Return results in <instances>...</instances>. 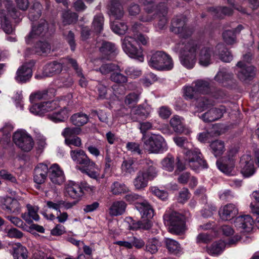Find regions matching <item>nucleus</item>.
Listing matches in <instances>:
<instances>
[{"label": "nucleus", "mask_w": 259, "mask_h": 259, "mask_svg": "<svg viewBox=\"0 0 259 259\" xmlns=\"http://www.w3.org/2000/svg\"><path fill=\"white\" fill-rule=\"evenodd\" d=\"M252 60L250 53L243 56L242 60L238 62L236 65L237 75L242 81L250 80L255 75V67L249 64Z\"/></svg>", "instance_id": "nucleus-7"}, {"label": "nucleus", "mask_w": 259, "mask_h": 259, "mask_svg": "<svg viewBox=\"0 0 259 259\" xmlns=\"http://www.w3.org/2000/svg\"><path fill=\"white\" fill-rule=\"evenodd\" d=\"M185 162L193 170H197L200 167H207L206 161L202 158V154L199 149L194 148L185 152Z\"/></svg>", "instance_id": "nucleus-9"}, {"label": "nucleus", "mask_w": 259, "mask_h": 259, "mask_svg": "<svg viewBox=\"0 0 259 259\" xmlns=\"http://www.w3.org/2000/svg\"><path fill=\"white\" fill-rule=\"evenodd\" d=\"M253 220L249 215H245L237 217L235 221L236 227L244 232H250L253 226Z\"/></svg>", "instance_id": "nucleus-19"}, {"label": "nucleus", "mask_w": 259, "mask_h": 259, "mask_svg": "<svg viewBox=\"0 0 259 259\" xmlns=\"http://www.w3.org/2000/svg\"><path fill=\"white\" fill-rule=\"evenodd\" d=\"M81 132V128L77 127H66L62 132V135L65 138H70L74 135H79Z\"/></svg>", "instance_id": "nucleus-57"}, {"label": "nucleus", "mask_w": 259, "mask_h": 259, "mask_svg": "<svg viewBox=\"0 0 259 259\" xmlns=\"http://www.w3.org/2000/svg\"><path fill=\"white\" fill-rule=\"evenodd\" d=\"M160 246V243L157 239L155 238H151L148 241L146 245L145 250L151 254H154L157 252Z\"/></svg>", "instance_id": "nucleus-48"}, {"label": "nucleus", "mask_w": 259, "mask_h": 259, "mask_svg": "<svg viewBox=\"0 0 259 259\" xmlns=\"http://www.w3.org/2000/svg\"><path fill=\"white\" fill-rule=\"evenodd\" d=\"M73 83L71 76L68 74H62L55 81V83L58 88L69 87Z\"/></svg>", "instance_id": "nucleus-44"}, {"label": "nucleus", "mask_w": 259, "mask_h": 259, "mask_svg": "<svg viewBox=\"0 0 259 259\" xmlns=\"http://www.w3.org/2000/svg\"><path fill=\"white\" fill-rule=\"evenodd\" d=\"M70 154L72 160L77 164L83 165L85 167L91 168H94L96 167L95 163L91 160L83 150H71Z\"/></svg>", "instance_id": "nucleus-14"}, {"label": "nucleus", "mask_w": 259, "mask_h": 259, "mask_svg": "<svg viewBox=\"0 0 259 259\" xmlns=\"http://www.w3.org/2000/svg\"><path fill=\"white\" fill-rule=\"evenodd\" d=\"M104 17L102 14L96 15L92 23V28L97 33H100L103 30Z\"/></svg>", "instance_id": "nucleus-50"}, {"label": "nucleus", "mask_w": 259, "mask_h": 259, "mask_svg": "<svg viewBox=\"0 0 259 259\" xmlns=\"http://www.w3.org/2000/svg\"><path fill=\"white\" fill-rule=\"evenodd\" d=\"M148 181L146 176H144V172L139 171L134 180V186L137 190H144L148 186Z\"/></svg>", "instance_id": "nucleus-36"}, {"label": "nucleus", "mask_w": 259, "mask_h": 259, "mask_svg": "<svg viewBox=\"0 0 259 259\" xmlns=\"http://www.w3.org/2000/svg\"><path fill=\"white\" fill-rule=\"evenodd\" d=\"M171 30L180 36L185 37L191 35L192 32L186 26V18L179 16L173 19L171 22Z\"/></svg>", "instance_id": "nucleus-13"}, {"label": "nucleus", "mask_w": 259, "mask_h": 259, "mask_svg": "<svg viewBox=\"0 0 259 259\" xmlns=\"http://www.w3.org/2000/svg\"><path fill=\"white\" fill-rule=\"evenodd\" d=\"M50 45L47 42L39 41L35 47V52L38 54H44L50 52Z\"/></svg>", "instance_id": "nucleus-58"}, {"label": "nucleus", "mask_w": 259, "mask_h": 259, "mask_svg": "<svg viewBox=\"0 0 259 259\" xmlns=\"http://www.w3.org/2000/svg\"><path fill=\"white\" fill-rule=\"evenodd\" d=\"M226 244L222 240L214 242L207 248V252L212 255H218L224 250Z\"/></svg>", "instance_id": "nucleus-42"}, {"label": "nucleus", "mask_w": 259, "mask_h": 259, "mask_svg": "<svg viewBox=\"0 0 259 259\" xmlns=\"http://www.w3.org/2000/svg\"><path fill=\"white\" fill-rule=\"evenodd\" d=\"M226 112V107L221 105L217 108H212L202 114L200 118L206 122H213L221 119Z\"/></svg>", "instance_id": "nucleus-15"}, {"label": "nucleus", "mask_w": 259, "mask_h": 259, "mask_svg": "<svg viewBox=\"0 0 259 259\" xmlns=\"http://www.w3.org/2000/svg\"><path fill=\"white\" fill-rule=\"evenodd\" d=\"M211 152L215 157L221 156L225 151V143L221 140H215L210 144Z\"/></svg>", "instance_id": "nucleus-37"}, {"label": "nucleus", "mask_w": 259, "mask_h": 259, "mask_svg": "<svg viewBox=\"0 0 259 259\" xmlns=\"http://www.w3.org/2000/svg\"><path fill=\"white\" fill-rule=\"evenodd\" d=\"M121 168L122 172L125 174L133 173L136 169L134 166V161L131 159L124 160L122 162Z\"/></svg>", "instance_id": "nucleus-54"}, {"label": "nucleus", "mask_w": 259, "mask_h": 259, "mask_svg": "<svg viewBox=\"0 0 259 259\" xmlns=\"http://www.w3.org/2000/svg\"><path fill=\"white\" fill-rule=\"evenodd\" d=\"M163 220L170 233L179 235L185 231V217L181 214L176 211H166L163 215Z\"/></svg>", "instance_id": "nucleus-6"}, {"label": "nucleus", "mask_w": 259, "mask_h": 259, "mask_svg": "<svg viewBox=\"0 0 259 259\" xmlns=\"http://www.w3.org/2000/svg\"><path fill=\"white\" fill-rule=\"evenodd\" d=\"M7 202L9 205L6 206V208L10 212H14L19 210L20 206L17 199L9 198L7 199Z\"/></svg>", "instance_id": "nucleus-59"}, {"label": "nucleus", "mask_w": 259, "mask_h": 259, "mask_svg": "<svg viewBox=\"0 0 259 259\" xmlns=\"http://www.w3.org/2000/svg\"><path fill=\"white\" fill-rule=\"evenodd\" d=\"M48 30V24L45 20L40 19L38 23L32 25L31 31L25 37V41L27 44H30L39 37L44 36Z\"/></svg>", "instance_id": "nucleus-10"}, {"label": "nucleus", "mask_w": 259, "mask_h": 259, "mask_svg": "<svg viewBox=\"0 0 259 259\" xmlns=\"http://www.w3.org/2000/svg\"><path fill=\"white\" fill-rule=\"evenodd\" d=\"M217 165L218 168L225 175L228 176H233L235 175V160L231 159L229 161L223 158L222 160L217 161Z\"/></svg>", "instance_id": "nucleus-26"}, {"label": "nucleus", "mask_w": 259, "mask_h": 259, "mask_svg": "<svg viewBox=\"0 0 259 259\" xmlns=\"http://www.w3.org/2000/svg\"><path fill=\"white\" fill-rule=\"evenodd\" d=\"M167 13V9L164 4H162L156 7L155 13L158 19V22L156 25L157 28L163 29L166 26L167 22L166 17Z\"/></svg>", "instance_id": "nucleus-28"}, {"label": "nucleus", "mask_w": 259, "mask_h": 259, "mask_svg": "<svg viewBox=\"0 0 259 259\" xmlns=\"http://www.w3.org/2000/svg\"><path fill=\"white\" fill-rule=\"evenodd\" d=\"M217 49L221 50V53L219 54L220 59L225 62H230L233 59V56L231 52L225 48L224 45L219 44L217 45Z\"/></svg>", "instance_id": "nucleus-51"}, {"label": "nucleus", "mask_w": 259, "mask_h": 259, "mask_svg": "<svg viewBox=\"0 0 259 259\" xmlns=\"http://www.w3.org/2000/svg\"><path fill=\"white\" fill-rule=\"evenodd\" d=\"M177 49L181 64L188 69L194 67L197 55L199 64L203 66L210 64L214 56L213 48L209 45L200 44L193 40L179 44Z\"/></svg>", "instance_id": "nucleus-1"}, {"label": "nucleus", "mask_w": 259, "mask_h": 259, "mask_svg": "<svg viewBox=\"0 0 259 259\" xmlns=\"http://www.w3.org/2000/svg\"><path fill=\"white\" fill-rule=\"evenodd\" d=\"M112 81L119 84H122L127 82V77L120 72H113L110 76Z\"/></svg>", "instance_id": "nucleus-60"}, {"label": "nucleus", "mask_w": 259, "mask_h": 259, "mask_svg": "<svg viewBox=\"0 0 259 259\" xmlns=\"http://www.w3.org/2000/svg\"><path fill=\"white\" fill-rule=\"evenodd\" d=\"M111 192L113 195H118L130 191L129 188L123 183L114 182L111 186Z\"/></svg>", "instance_id": "nucleus-45"}, {"label": "nucleus", "mask_w": 259, "mask_h": 259, "mask_svg": "<svg viewBox=\"0 0 259 259\" xmlns=\"http://www.w3.org/2000/svg\"><path fill=\"white\" fill-rule=\"evenodd\" d=\"M70 120L74 125L80 126L88 122L89 117L84 113H77L72 115L70 117Z\"/></svg>", "instance_id": "nucleus-46"}, {"label": "nucleus", "mask_w": 259, "mask_h": 259, "mask_svg": "<svg viewBox=\"0 0 259 259\" xmlns=\"http://www.w3.org/2000/svg\"><path fill=\"white\" fill-rule=\"evenodd\" d=\"M243 27L241 25H239L233 30H228L224 31L223 33V37L224 41L227 45H233L236 42V35L239 33Z\"/></svg>", "instance_id": "nucleus-30"}, {"label": "nucleus", "mask_w": 259, "mask_h": 259, "mask_svg": "<svg viewBox=\"0 0 259 259\" xmlns=\"http://www.w3.org/2000/svg\"><path fill=\"white\" fill-rule=\"evenodd\" d=\"M144 198L139 195L135 193H130L125 196L124 199L130 203H134L135 206L138 202H140Z\"/></svg>", "instance_id": "nucleus-64"}, {"label": "nucleus", "mask_w": 259, "mask_h": 259, "mask_svg": "<svg viewBox=\"0 0 259 259\" xmlns=\"http://www.w3.org/2000/svg\"><path fill=\"white\" fill-rule=\"evenodd\" d=\"M241 172L245 178H249L255 172L253 158L250 153H246L241 157L239 161Z\"/></svg>", "instance_id": "nucleus-12"}, {"label": "nucleus", "mask_w": 259, "mask_h": 259, "mask_svg": "<svg viewBox=\"0 0 259 259\" xmlns=\"http://www.w3.org/2000/svg\"><path fill=\"white\" fill-rule=\"evenodd\" d=\"M41 10L42 6L41 4L38 2H35L29 12V19L31 21L36 20L41 15Z\"/></svg>", "instance_id": "nucleus-47"}, {"label": "nucleus", "mask_w": 259, "mask_h": 259, "mask_svg": "<svg viewBox=\"0 0 259 259\" xmlns=\"http://www.w3.org/2000/svg\"><path fill=\"white\" fill-rule=\"evenodd\" d=\"M164 242L168 252L170 253L177 255L182 251L181 245L176 240L165 238L164 239Z\"/></svg>", "instance_id": "nucleus-35"}, {"label": "nucleus", "mask_w": 259, "mask_h": 259, "mask_svg": "<svg viewBox=\"0 0 259 259\" xmlns=\"http://www.w3.org/2000/svg\"><path fill=\"white\" fill-rule=\"evenodd\" d=\"M169 123L174 131L178 133H182L184 131V119L178 116H174L170 120Z\"/></svg>", "instance_id": "nucleus-41"}, {"label": "nucleus", "mask_w": 259, "mask_h": 259, "mask_svg": "<svg viewBox=\"0 0 259 259\" xmlns=\"http://www.w3.org/2000/svg\"><path fill=\"white\" fill-rule=\"evenodd\" d=\"M49 98L48 93L46 91L37 92L31 94L30 96V100L31 102L36 100H46Z\"/></svg>", "instance_id": "nucleus-61"}, {"label": "nucleus", "mask_w": 259, "mask_h": 259, "mask_svg": "<svg viewBox=\"0 0 259 259\" xmlns=\"http://www.w3.org/2000/svg\"><path fill=\"white\" fill-rule=\"evenodd\" d=\"M124 14L120 0H112L109 6V15L110 20L119 19Z\"/></svg>", "instance_id": "nucleus-22"}, {"label": "nucleus", "mask_w": 259, "mask_h": 259, "mask_svg": "<svg viewBox=\"0 0 259 259\" xmlns=\"http://www.w3.org/2000/svg\"><path fill=\"white\" fill-rule=\"evenodd\" d=\"M65 189L68 195L73 199H78L83 194L82 190L80 185L72 181L67 182Z\"/></svg>", "instance_id": "nucleus-27"}, {"label": "nucleus", "mask_w": 259, "mask_h": 259, "mask_svg": "<svg viewBox=\"0 0 259 259\" xmlns=\"http://www.w3.org/2000/svg\"><path fill=\"white\" fill-rule=\"evenodd\" d=\"M50 169V178L51 182L56 185H62L65 181V176L59 166L57 164H54Z\"/></svg>", "instance_id": "nucleus-24"}, {"label": "nucleus", "mask_w": 259, "mask_h": 259, "mask_svg": "<svg viewBox=\"0 0 259 259\" xmlns=\"http://www.w3.org/2000/svg\"><path fill=\"white\" fill-rule=\"evenodd\" d=\"M126 204L123 201H114L109 208V214L111 216L122 214L125 211Z\"/></svg>", "instance_id": "nucleus-34"}, {"label": "nucleus", "mask_w": 259, "mask_h": 259, "mask_svg": "<svg viewBox=\"0 0 259 259\" xmlns=\"http://www.w3.org/2000/svg\"><path fill=\"white\" fill-rule=\"evenodd\" d=\"M145 163L147 165V167H145V170L141 171L144 172V176L148 180H152L157 175L156 168L153 162L150 160L146 159Z\"/></svg>", "instance_id": "nucleus-40"}, {"label": "nucleus", "mask_w": 259, "mask_h": 259, "mask_svg": "<svg viewBox=\"0 0 259 259\" xmlns=\"http://www.w3.org/2000/svg\"><path fill=\"white\" fill-rule=\"evenodd\" d=\"M214 104V101L209 100L205 97L200 98L197 100L196 107L198 110L202 111L209 106L213 105Z\"/></svg>", "instance_id": "nucleus-52"}, {"label": "nucleus", "mask_w": 259, "mask_h": 259, "mask_svg": "<svg viewBox=\"0 0 259 259\" xmlns=\"http://www.w3.org/2000/svg\"><path fill=\"white\" fill-rule=\"evenodd\" d=\"M151 227V223L149 220L141 221H133L130 225L129 227L131 230H136L139 229L144 230L149 229Z\"/></svg>", "instance_id": "nucleus-53"}, {"label": "nucleus", "mask_w": 259, "mask_h": 259, "mask_svg": "<svg viewBox=\"0 0 259 259\" xmlns=\"http://www.w3.org/2000/svg\"><path fill=\"white\" fill-rule=\"evenodd\" d=\"M139 99V95L137 94L132 93L125 97L124 103L126 105L131 107L137 103Z\"/></svg>", "instance_id": "nucleus-63"}, {"label": "nucleus", "mask_w": 259, "mask_h": 259, "mask_svg": "<svg viewBox=\"0 0 259 259\" xmlns=\"http://www.w3.org/2000/svg\"><path fill=\"white\" fill-rule=\"evenodd\" d=\"M63 63L64 62H58L54 61L46 64L43 68L42 76L51 77L60 73L62 70Z\"/></svg>", "instance_id": "nucleus-25"}, {"label": "nucleus", "mask_w": 259, "mask_h": 259, "mask_svg": "<svg viewBox=\"0 0 259 259\" xmlns=\"http://www.w3.org/2000/svg\"><path fill=\"white\" fill-rule=\"evenodd\" d=\"M197 94H208L209 93V83L204 80L198 79L193 82Z\"/></svg>", "instance_id": "nucleus-39"}, {"label": "nucleus", "mask_w": 259, "mask_h": 259, "mask_svg": "<svg viewBox=\"0 0 259 259\" xmlns=\"http://www.w3.org/2000/svg\"><path fill=\"white\" fill-rule=\"evenodd\" d=\"M149 66L158 70H169L174 64L171 58L162 51L151 52L148 57Z\"/></svg>", "instance_id": "nucleus-5"}, {"label": "nucleus", "mask_w": 259, "mask_h": 259, "mask_svg": "<svg viewBox=\"0 0 259 259\" xmlns=\"http://www.w3.org/2000/svg\"><path fill=\"white\" fill-rule=\"evenodd\" d=\"M101 53L105 56L104 58L111 59L115 54L116 48L114 44L110 42L103 41L100 48Z\"/></svg>", "instance_id": "nucleus-31"}, {"label": "nucleus", "mask_w": 259, "mask_h": 259, "mask_svg": "<svg viewBox=\"0 0 259 259\" xmlns=\"http://www.w3.org/2000/svg\"><path fill=\"white\" fill-rule=\"evenodd\" d=\"M147 38L141 34H134V37L126 36L123 39L122 44L124 52L131 58L138 60L140 62L144 61V56L141 48L138 49L135 46V42H141L145 45L147 44Z\"/></svg>", "instance_id": "nucleus-3"}, {"label": "nucleus", "mask_w": 259, "mask_h": 259, "mask_svg": "<svg viewBox=\"0 0 259 259\" xmlns=\"http://www.w3.org/2000/svg\"><path fill=\"white\" fill-rule=\"evenodd\" d=\"M66 61L74 68V69L76 70V73H77L78 75L80 77V78L79 80L80 85L81 87H87V81L82 75L81 70L78 68L76 61L75 60L71 58L66 59Z\"/></svg>", "instance_id": "nucleus-49"}, {"label": "nucleus", "mask_w": 259, "mask_h": 259, "mask_svg": "<svg viewBox=\"0 0 259 259\" xmlns=\"http://www.w3.org/2000/svg\"><path fill=\"white\" fill-rule=\"evenodd\" d=\"M29 111L34 115L41 116L50 112L48 118L54 122H62L68 116V111L65 107L60 108L58 100L43 102L32 105Z\"/></svg>", "instance_id": "nucleus-2"}, {"label": "nucleus", "mask_w": 259, "mask_h": 259, "mask_svg": "<svg viewBox=\"0 0 259 259\" xmlns=\"http://www.w3.org/2000/svg\"><path fill=\"white\" fill-rule=\"evenodd\" d=\"M161 165L163 170L168 172L173 171L176 166L175 157L170 154H168L161 160Z\"/></svg>", "instance_id": "nucleus-43"}, {"label": "nucleus", "mask_w": 259, "mask_h": 259, "mask_svg": "<svg viewBox=\"0 0 259 259\" xmlns=\"http://www.w3.org/2000/svg\"><path fill=\"white\" fill-rule=\"evenodd\" d=\"M0 26L7 34H11L14 29L9 20V16L13 19L19 17L20 14L13 6L11 0H0Z\"/></svg>", "instance_id": "nucleus-4"}, {"label": "nucleus", "mask_w": 259, "mask_h": 259, "mask_svg": "<svg viewBox=\"0 0 259 259\" xmlns=\"http://www.w3.org/2000/svg\"><path fill=\"white\" fill-rule=\"evenodd\" d=\"M154 0H140L141 4L145 6V10L147 13L145 16L141 18V20L143 22H149L151 21L154 18L150 15L155 9L154 5Z\"/></svg>", "instance_id": "nucleus-32"}, {"label": "nucleus", "mask_w": 259, "mask_h": 259, "mask_svg": "<svg viewBox=\"0 0 259 259\" xmlns=\"http://www.w3.org/2000/svg\"><path fill=\"white\" fill-rule=\"evenodd\" d=\"M95 63L97 64V65H101L99 68L95 69L96 71H99L103 75H106L111 72L115 71H120L119 67L113 63H103L102 60L98 59L95 61Z\"/></svg>", "instance_id": "nucleus-29"}, {"label": "nucleus", "mask_w": 259, "mask_h": 259, "mask_svg": "<svg viewBox=\"0 0 259 259\" xmlns=\"http://www.w3.org/2000/svg\"><path fill=\"white\" fill-rule=\"evenodd\" d=\"M13 141L16 145L24 151H30L33 146L32 138L24 131L20 130L15 132Z\"/></svg>", "instance_id": "nucleus-11"}, {"label": "nucleus", "mask_w": 259, "mask_h": 259, "mask_svg": "<svg viewBox=\"0 0 259 259\" xmlns=\"http://www.w3.org/2000/svg\"><path fill=\"white\" fill-rule=\"evenodd\" d=\"M152 111V107L147 104L139 105L132 109L131 112L132 118L135 121L139 119H146L149 117Z\"/></svg>", "instance_id": "nucleus-16"}, {"label": "nucleus", "mask_w": 259, "mask_h": 259, "mask_svg": "<svg viewBox=\"0 0 259 259\" xmlns=\"http://www.w3.org/2000/svg\"><path fill=\"white\" fill-rule=\"evenodd\" d=\"M219 212L222 220L229 221L236 217L238 213V209L235 205L230 203L221 207Z\"/></svg>", "instance_id": "nucleus-20"}, {"label": "nucleus", "mask_w": 259, "mask_h": 259, "mask_svg": "<svg viewBox=\"0 0 259 259\" xmlns=\"http://www.w3.org/2000/svg\"><path fill=\"white\" fill-rule=\"evenodd\" d=\"M65 143L66 145L69 146L70 148H72V146L80 147L82 145L81 139L76 136H74L70 138H66V139H65Z\"/></svg>", "instance_id": "nucleus-62"}, {"label": "nucleus", "mask_w": 259, "mask_h": 259, "mask_svg": "<svg viewBox=\"0 0 259 259\" xmlns=\"http://www.w3.org/2000/svg\"><path fill=\"white\" fill-rule=\"evenodd\" d=\"M144 145L145 149L150 153H163L168 149L165 140L160 135L153 134L147 137Z\"/></svg>", "instance_id": "nucleus-8"}, {"label": "nucleus", "mask_w": 259, "mask_h": 259, "mask_svg": "<svg viewBox=\"0 0 259 259\" xmlns=\"http://www.w3.org/2000/svg\"><path fill=\"white\" fill-rule=\"evenodd\" d=\"M33 62L25 64L20 67L15 77L18 82H25L31 77L32 75V67L33 66Z\"/></svg>", "instance_id": "nucleus-18"}, {"label": "nucleus", "mask_w": 259, "mask_h": 259, "mask_svg": "<svg viewBox=\"0 0 259 259\" xmlns=\"http://www.w3.org/2000/svg\"><path fill=\"white\" fill-rule=\"evenodd\" d=\"M48 173V165L44 163L38 164L34 168L33 180L38 184L44 183Z\"/></svg>", "instance_id": "nucleus-21"}, {"label": "nucleus", "mask_w": 259, "mask_h": 259, "mask_svg": "<svg viewBox=\"0 0 259 259\" xmlns=\"http://www.w3.org/2000/svg\"><path fill=\"white\" fill-rule=\"evenodd\" d=\"M27 208L28 213L22 214V218L23 220H24L29 224L32 222V219L35 221H38L39 217L37 214L38 209V207L37 206H33L30 204H27Z\"/></svg>", "instance_id": "nucleus-33"}, {"label": "nucleus", "mask_w": 259, "mask_h": 259, "mask_svg": "<svg viewBox=\"0 0 259 259\" xmlns=\"http://www.w3.org/2000/svg\"><path fill=\"white\" fill-rule=\"evenodd\" d=\"M205 191L206 190L204 187H200L195 191V195L201 197L202 203L205 204L204 209L201 211V213L203 217L208 218L211 217L213 212L215 211L217 209L214 205L206 204L207 200L205 195Z\"/></svg>", "instance_id": "nucleus-17"}, {"label": "nucleus", "mask_w": 259, "mask_h": 259, "mask_svg": "<svg viewBox=\"0 0 259 259\" xmlns=\"http://www.w3.org/2000/svg\"><path fill=\"white\" fill-rule=\"evenodd\" d=\"M111 28L114 33L119 35L124 34L127 30V27L124 23L117 22L111 23Z\"/></svg>", "instance_id": "nucleus-56"}, {"label": "nucleus", "mask_w": 259, "mask_h": 259, "mask_svg": "<svg viewBox=\"0 0 259 259\" xmlns=\"http://www.w3.org/2000/svg\"><path fill=\"white\" fill-rule=\"evenodd\" d=\"M136 208L140 213L142 218L146 219V220H148L154 215V211L151 205L144 198L140 202H138Z\"/></svg>", "instance_id": "nucleus-23"}, {"label": "nucleus", "mask_w": 259, "mask_h": 259, "mask_svg": "<svg viewBox=\"0 0 259 259\" xmlns=\"http://www.w3.org/2000/svg\"><path fill=\"white\" fill-rule=\"evenodd\" d=\"M63 23L64 25L70 24L76 22L78 19V15L75 13L69 11L64 12L62 14Z\"/></svg>", "instance_id": "nucleus-55"}, {"label": "nucleus", "mask_w": 259, "mask_h": 259, "mask_svg": "<svg viewBox=\"0 0 259 259\" xmlns=\"http://www.w3.org/2000/svg\"><path fill=\"white\" fill-rule=\"evenodd\" d=\"M13 255L14 259H27L28 257V251L25 247L21 243H17L13 247Z\"/></svg>", "instance_id": "nucleus-38"}]
</instances>
